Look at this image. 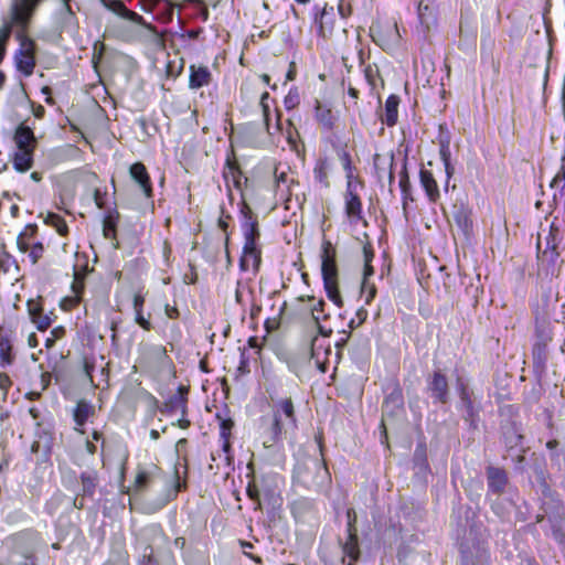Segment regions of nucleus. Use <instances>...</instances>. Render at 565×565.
I'll list each match as a JSON object with an SVG mask.
<instances>
[{
    "instance_id": "680f3d73",
    "label": "nucleus",
    "mask_w": 565,
    "mask_h": 565,
    "mask_svg": "<svg viewBox=\"0 0 565 565\" xmlns=\"http://www.w3.org/2000/svg\"><path fill=\"white\" fill-rule=\"evenodd\" d=\"M174 490L175 492H182L185 490V482L181 481L179 477L175 480Z\"/></svg>"
},
{
    "instance_id": "6e6d98bb",
    "label": "nucleus",
    "mask_w": 565,
    "mask_h": 565,
    "mask_svg": "<svg viewBox=\"0 0 565 565\" xmlns=\"http://www.w3.org/2000/svg\"><path fill=\"white\" fill-rule=\"evenodd\" d=\"M164 312H166V316L170 319L179 318V310L175 307H172L170 305H166Z\"/></svg>"
},
{
    "instance_id": "c756f323",
    "label": "nucleus",
    "mask_w": 565,
    "mask_h": 565,
    "mask_svg": "<svg viewBox=\"0 0 565 565\" xmlns=\"http://www.w3.org/2000/svg\"><path fill=\"white\" fill-rule=\"evenodd\" d=\"M330 170L331 163L327 158L318 159L313 168V178L316 182L320 183L324 188H328Z\"/></svg>"
},
{
    "instance_id": "b1692460",
    "label": "nucleus",
    "mask_w": 565,
    "mask_h": 565,
    "mask_svg": "<svg viewBox=\"0 0 565 565\" xmlns=\"http://www.w3.org/2000/svg\"><path fill=\"white\" fill-rule=\"evenodd\" d=\"M28 311L39 330H46L51 326L52 319L43 313L41 306L34 300L28 301Z\"/></svg>"
},
{
    "instance_id": "4c0bfd02",
    "label": "nucleus",
    "mask_w": 565,
    "mask_h": 565,
    "mask_svg": "<svg viewBox=\"0 0 565 565\" xmlns=\"http://www.w3.org/2000/svg\"><path fill=\"white\" fill-rule=\"evenodd\" d=\"M18 245L21 250H26L28 248H31L30 256H31L33 263H35L42 256L43 246L41 243H34L30 246V244L21 235L18 238Z\"/></svg>"
},
{
    "instance_id": "393cba45",
    "label": "nucleus",
    "mask_w": 565,
    "mask_h": 565,
    "mask_svg": "<svg viewBox=\"0 0 565 565\" xmlns=\"http://www.w3.org/2000/svg\"><path fill=\"white\" fill-rule=\"evenodd\" d=\"M274 177L276 193H279L281 198L289 195L291 185L295 183V180L289 177L287 171H280L279 167H276Z\"/></svg>"
},
{
    "instance_id": "f704fd0d",
    "label": "nucleus",
    "mask_w": 565,
    "mask_h": 565,
    "mask_svg": "<svg viewBox=\"0 0 565 565\" xmlns=\"http://www.w3.org/2000/svg\"><path fill=\"white\" fill-rule=\"evenodd\" d=\"M452 220L458 228L467 235L472 226V221L467 210L463 207H456L452 214Z\"/></svg>"
},
{
    "instance_id": "bf43d9fd",
    "label": "nucleus",
    "mask_w": 565,
    "mask_h": 565,
    "mask_svg": "<svg viewBox=\"0 0 565 565\" xmlns=\"http://www.w3.org/2000/svg\"><path fill=\"white\" fill-rule=\"evenodd\" d=\"M363 255H364V264L371 263L374 257L372 249L367 246L363 247Z\"/></svg>"
},
{
    "instance_id": "4d7b16f0",
    "label": "nucleus",
    "mask_w": 565,
    "mask_h": 565,
    "mask_svg": "<svg viewBox=\"0 0 565 565\" xmlns=\"http://www.w3.org/2000/svg\"><path fill=\"white\" fill-rule=\"evenodd\" d=\"M268 98H269V94L265 92L262 94L260 102H259L265 116H267V113L269 110Z\"/></svg>"
},
{
    "instance_id": "5701e85b",
    "label": "nucleus",
    "mask_w": 565,
    "mask_h": 565,
    "mask_svg": "<svg viewBox=\"0 0 565 565\" xmlns=\"http://www.w3.org/2000/svg\"><path fill=\"white\" fill-rule=\"evenodd\" d=\"M488 484L493 492H503L508 482L507 472L498 467L487 469Z\"/></svg>"
},
{
    "instance_id": "a18cd8bd",
    "label": "nucleus",
    "mask_w": 565,
    "mask_h": 565,
    "mask_svg": "<svg viewBox=\"0 0 565 565\" xmlns=\"http://www.w3.org/2000/svg\"><path fill=\"white\" fill-rule=\"evenodd\" d=\"M394 404L398 412L402 411V399L399 396L392 394L383 404V419L390 414V405Z\"/></svg>"
},
{
    "instance_id": "72a5a7b5",
    "label": "nucleus",
    "mask_w": 565,
    "mask_h": 565,
    "mask_svg": "<svg viewBox=\"0 0 565 565\" xmlns=\"http://www.w3.org/2000/svg\"><path fill=\"white\" fill-rule=\"evenodd\" d=\"M308 301H309L308 309L311 312V317H312L313 321L318 326L319 333L322 335H328L331 332V330L327 331V330H324V328L322 326L319 324V321L321 319V313L323 311L324 301L316 300L313 297L309 298Z\"/></svg>"
},
{
    "instance_id": "0e129e2a",
    "label": "nucleus",
    "mask_w": 565,
    "mask_h": 565,
    "mask_svg": "<svg viewBox=\"0 0 565 565\" xmlns=\"http://www.w3.org/2000/svg\"><path fill=\"white\" fill-rule=\"evenodd\" d=\"M147 558V562L149 564L152 563V548L150 546H147L143 552V559Z\"/></svg>"
},
{
    "instance_id": "69168bd1",
    "label": "nucleus",
    "mask_w": 565,
    "mask_h": 565,
    "mask_svg": "<svg viewBox=\"0 0 565 565\" xmlns=\"http://www.w3.org/2000/svg\"><path fill=\"white\" fill-rule=\"evenodd\" d=\"M96 449H97V447H96V445H95V443H94V441H90V440H87V441H86V450H87L89 454H92V455H93V454H95V452H96Z\"/></svg>"
},
{
    "instance_id": "864d4df0",
    "label": "nucleus",
    "mask_w": 565,
    "mask_h": 565,
    "mask_svg": "<svg viewBox=\"0 0 565 565\" xmlns=\"http://www.w3.org/2000/svg\"><path fill=\"white\" fill-rule=\"evenodd\" d=\"M241 546L244 548V554L248 556L252 561H254L256 564H262V558L258 556H255L246 551V547H253V544L249 542L242 541Z\"/></svg>"
},
{
    "instance_id": "9d476101",
    "label": "nucleus",
    "mask_w": 565,
    "mask_h": 565,
    "mask_svg": "<svg viewBox=\"0 0 565 565\" xmlns=\"http://www.w3.org/2000/svg\"><path fill=\"white\" fill-rule=\"evenodd\" d=\"M212 73L207 66L192 64L189 67V88L199 89L209 86L212 82Z\"/></svg>"
},
{
    "instance_id": "f3484780",
    "label": "nucleus",
    "mask_w": 565,
    "mask_h": 565,
    "mask_svg": "<svg viewBox=\"0 0 565 565\" xmlns=\"http://www.w3.org/2000/svg\"><path fill=\"white\" fill-rule=\"evenodd\" d=\"M149 497H128V504L130 507V510L140 511L142 513H154L156 511L160 510L162 507H164L168 501L164 497L159 498L158 502L154 504H149L146 502V499Z\"/></svg>"
},
{
    "instance_id": "c9c22d12",
    "label": "nucleus",
    "mask_w": 565,
    "mask_h": 565,
    "mask_svg": "<svg viewBox=\"0 0 565 565\" xmlns=\"http://www.w3.org/2000/svg\"><path fill=\"white\" fill-rule=\"evenodd\" d=\"M92 414H94L93 405L86 401H79L74 409L76 425L83 426Z\"/></svg>"
},
{
    "instance_id": "13d9d810",
    "label": "nucleus",
    "mask_w": 565,
    "mask_h": 565,
    "mask_svg": "<svg viewBox=\"0 0 565 565\" xmlns=\"http://www.w3.org/2000/svg\"><path fill=\"white\" fill-rule=\"evenodd\" d=\"M201 32H202V29L190 30L186 33L181 34V38L182 39L188 38L190 40H194V39H196L200 35Z\"/></svg>"
},
{
    "instance_id": "2eb2a0df",
    "label": "nucleus",
    "mask_w": 565,
    "mask_h": 565,
    "mask_svg": "<svg viewBox=\"0 0 565 565\" xmlns=\"http://www.w3.org/2000/svg\"><path fill=\"white\" fill-rule=\"evenodd\" d=\"M242 232L244 236V245H257L259 238L258 223L250 212L244 213V221L242 223Z\"/></svg>"
},
{
    "instance_id": "4be33fe9",
    "label": "nucleus",
    "mask_w": 565,
    "mask_h": 565,
    "mask_svg": "<svg viewBox=\"0 0 565 565\" xmlns=\"http://www.w3.org/2000/svg\"><path fill=\"white\" fill-rule=\"evenodd\" d=\"M414 470L415 476L419 479H426L429 473V465L427 461L426 446L419 444L414 452Z\"/></svg>"
},
{
    "instance_id": "603ef678",
    "label": "nucleus",
    "mask_w": 565,
    "mask_h": 565,
    "mask_svg": "<svg viewBox=\"0 0 565 565\" xmlns=\"http://www.w3.org/2000/svg\"><path fill=\"white\" fill-rule=\"evenodd\" d=\"M439 153H440V159H441L443 163L450 162V148H449L448 141L441 142Z\"/></svg>"
},
{
    "instance_id": "473e14b6",
    "label": "nucleus",
    "mask_w": 565,
    "mask_h": 565,
    "mask_svg": "<svg viewBox=\"0 0 565 565\" xmlns=\"http://www.w3.org/2000/svg\"><path fill=\"white\" fill-rule=\"evenodd\" d=\"M310 468L307 465H298L295 469L294 473V480L297 483H300L303 486L306 490L309 491H319L315 487V482L310 480Z\"/></svg>"
},
{
    "instance_id": "5fc2aeb1",
    "label": "nucleus",
    "mask_w": 565,
    "mask_h": 565,
    "mask_svg": "<svg viewBox=\"0 0 565 565\" xmlns=\"http://www.w3.org/2000/svg\"><path fill=\"white\" fill-rule=\"evenodd\" d=\"M373 274H374V269H373L371 263L364 264L363 288L366 286L369 277L373 276Z\"/></svg>"
},
{
    "instance_id": "dca6fc26",
    "label": "nucleus",
    "mask_w": 565,
    "mask_h": 565,
    "mask_svg": "<svg viewBox=\"0 0 565 565\" xmlns=\"http://www.w3.org/2000/svg\"><path fill=\"white\" fill-rule=\"evenodd\" d=\"M129 172L131 178L139 184L145 195L147 198L151 196L152 188L146 167L142 163L137 162L130 167Z\"/></svg>"
},
{
    "instance_id": "2f4dec72",
    "label": "nucleus",
    "mask_w": 565,
    "mask_h": 565,
    "mask_svg": "<svg viewBox=\"0 0 565 565\" xmlns=\"http://www.w3.org/2000/svg\"><path fill=\"white\" fill-rule=\"evenodd\" d=\"M316 119L326 129H331L335 121V116L331 108L321 103H317L316 106Z\"/></svg>"
},
{
    "instance_id": "58836bf2",
    "label": "nucleus",
    "mask_w": 565,
    "mask_h": 565,
    "mask_svg": "<svg viewBox=\"0 0 565 565\" xmlns=\"http://www.w3.org/2000/svg\"><path fill=\"white\" fill-rule=\"evenodd\" d=\"M84 494H92L96 490L97 475L95 471H85L81 476Z\"/></svg>"
},
{
    "instance_id": "3c124183",
    "label": "nucleus",
    "mask_w": 565,
    "mask_h": 565,
    "mask_svg": "<svg viewBox=\"0 0 565 565\" xmlns=\"http://www.w3.org/2000/svg\"><path fill=\"white\" fill-rule=\"evenodd\" d=\"M170 403H171V407H173L175 409H180L182 414L185 413L186 405H185V399L182 395L173 397Z\"/></svg>"
},
{
    "instance_id": "39448f33",
    "label": "nucleus",
    "mask_w": 565,
    "mask_h": 565,
    "mask_svg": "<svg viewBox=\"0 0 565 565\" xmlns=\"http://www.w3.org/2000/svg\"><path fill=\"white\" fill-rule=\"evenodd\" d=\"M30 415L35 420V424L38 426L35 431L36 439L33 441L31 446V450L33 452H40L43 451L44 454H47L51 451L52 445H53V433L51 430V427L44 426L42 423L39 422L40 418V411L36 407H31L29 409Z\"/></svg>"
},
{
    "instance_id": "f03ea898",
    "label": "nucleus",
    "mask_w": 565,
    "mask_h": 565,
    "mask_svg": "<svg viewBox=\"0 0 565 565\" xmlns=\"http://www.w3.org/2000/svg\"><path fill=\"white\" fill-rule=\"evenodd\" d=\"M536 247L539 260L537 276L542 280H552L559 275L563 263L557 252V228L553 225L551 226L548 234L545 236L544 247L540 235Z\"/></svg>"
},
{
    "instance_id": "c03bdc74",
    "label": "nucleus",
    "mask_w": 565,
    "mask_h": 565,
    "mask_svg": "<svg viewBox=\"0 0 565 565\" xmlns=\"http://www.w3.org/2000/svg\"><path fill=\"white\" fill-rule=\"evenodd\" d=\"M340 161L342 163L343 170L345 171V177H347L348 182H352L353 167H352L350 154L345 151H342V153L340 154Z\"/></svg>"
},
{
    "instance_id": "6e6552de",
    "label": "nucleus",
    "mask_w": 565,
    "mask_h": 565,
    "mask_svg": "<svg viewBox=\"0 0 565 565\" xmlns=\"http://www.w3.org/2000/svg\"><path fill=\"white\" fill-rule=\"evenodd\" d=\"M42 0H17L12 6V20L20 26H25Z\"/></svg>"
},
{
    "instance_id": "bb28decb",
    "label": "nucleus",
    "mask_w": 565,
    "mask_h": 565,
    "mask_svg": "<svg viewBox=\"0 0 565 565\" xmlns=\"http://www.w3.org/2000/svg\"><path fill=\"white\" fill-rule=\"evenodd\" d=\"M420 183L430 202H436L439 198V190L433 173L428 170H420Z\"/></svg>"
},
{
    "instance_id": "ea45409f",
    "label": "nucleus",
    "mask_w": 565,
    "mask_h": 565,
    "mask_svg": "<svg viewBox=\"0 0 565 565\" xmlns=\"http://www.w3.org/2000/svg\"><path fill=\"white\" fill-rule=\"evenodd\" d=\"M324 289L328 298L333 301L338 307L342 306V298L340 296L338 289V279L337 280H324L323 281Z\"/></svg>"
},
{
    "instance_id": "a211bd4d",
    "label": "nucleus",
    "mask_w": 565,
    "mask_h": 565,
    "mask_svg": "<svg viewBox=\"0 0 565 565\" xmlns=\"http://www.w3.org/2000/svg\"><path fill=\"white\" fill-rule=\"evenodd\" d=\"M316 355L315 349H311V356H308L307 353H300L291 355L287 359V366L290 372H292L296 376L301 377L305 371L310 366L311 358Z\"/></svg>"
},
{
    "instance_id": "ddd939ff",
    "label": "nucleus",
    "mask_w": 565,
    "mask_h": 565,
    "mask_svg": "<svg viewBox=\"0 0 565 565\" xmlns=\"http://www.w3.org/2000/svg\"><path fill=\"white\" fill-rule=\"evenodd\" d=\"M322 264H321V274L322 279L324 280H337L338 279V268L335 264L334 253L331 250V244L326 243L323 245L322 252Z\"/></svg>"
},
{
    "instance_id": "49530a36",
    "label": "nucleus",
    "mask_w": 565,
    "mask_h": 565,
    "mask_svg": "<svg viewBox=\"0 0 565 565\" xmlns=\"http://www.w3.org/2000/svg\"><path fill=\"white\" fill-rule=\"evenodd\" d=\"M375 294H376V289H375L374 285H369V282H366L364 290H363V285L361 286V295L364 296L366 305H369L373 300V298L375 297Z\"/></svg>"
},
{
    "instance_id": "412c9836",
    "label": "nucleus",
    "mask_w": 565,
    "mask_h": 565,
    "mask_svg": "<svg viewBox=\"0 0 565 565\" xmlns=\"http://www.w3.org/2000/svg\"><path fill=\"white\" fill-rule=\"evenodd\" d=\"M177 6L169 0H156L152 3L151 11L156 20L162 23H169L173 19L174 8Z\"/></svg>"
},
{
    "instance_id": "7ed1b4c3",
    "label": "nucleus",
    "mask_w": 565,
    "mask_h": 565,
    "mask_svg": "<svg viewBox=\"0 0 565 565\" xmlns=\"http://www.w3.org/2000/svg\"><path fill=\"white\" fill-rule=\"evenodd\" d=\"M114 10L117 11L124 18H127L141 25V29L138 34L140 40L149 43L156 49L164 47V40L162 34L153 25L147 23L141 15L134 11L128 10L121 2H116Z\"/></svg>"
},
{
    "instance_id": "aec40b11",
    "label": "nucleus",
    "mask_w": 565,
    "mask_h": 565,
    "mask_svg": "<svg viewBox=\"0 0 565 565\" xmlns=\"http://www.w3.org/2000/svg\"><path fill=\"white\" fill-rule=\"evenodd\" d=\"M14 142L17 149L34 150L36 139L31 128L21 125L15 130Z\"/></svg>"
},
{
    "instance_id": "79ce46f5",
    "label": "nucleus",
    "mask_w": 565,
    "mask_h": 565,
    "mask_svg": "<svg viewBox=\"0 0 565 565\" xmlns=\"http://www.w3.org/2000/svg\"><path fill=\"white\" fill-rule=\"evenodd\" d=\"M46 223L55 227L61 235H65L67 233V225L60 215L50 213L46 217Z\"/></svg>"
},
{
    "instance_id": "4468645a",
    "label": "nucleus",
    "mask_w": 565,
    "mask_h": 565,
    "mask_svg": "<svg viewBox=\"0 0 565 565\" xmlns=\"http://www.w3.org/2000/svg\"><path fill=\"white\" fill-rule=\"evenodd\" d=\"M260 249L257 245H244L243 254L239 259V267L243 271L253 269L256 273L260 265Z\"/></svg>"
},
{
    "instance_id": "0eeeda50",
    "label": "nucleus",
    "mask_w": 565,
    "mask_h": 565,
    "mask_svg": "<svg viewBox=\"0 0 565 565\" xmlns=\"http://www.w3.org/2000/svg\"><path fill=\"white\" fill-rule=\"evenodd\" d=\"M347 516H348V540L342 545V552L344 554L343 563L345 562V558L348 557L349 562L347 565H353V563L359 558V555H360L356 530L353 526V522L355 521L354 510L349 509L347 512Z\"/></svg>"
},
{
    "instance_id": "20e7f679",
    "label": "nucleus",
    "mask_w": 565,
    "mask_h": 565,
    "mask_svg": "<svg viewBox=\"0 0 565 565\" xmlns=\"http://www.w3.org/2000/svg\"><path fill=\"white\" fill-rule=\"evenodd\" d=\"M457 391L459 394L458 408L461 412L463 419L469 423L472 428H476L479 420L480 407L476 403L473 392L465 384L461 379H458Z\"/></svg>"
},
{
    "instance_id": "7c9ffc66",
    "label": "nucleus",
    "mask_w": 565,
    "mask_h": 565,
    "mask_svg": "<svg viewBox=\"0 0 565 565\" xmlns=\"http://www.w3.org/2000/svg\"><path fill=\"white\" fill-rule=\"evenodd\" d=\"M143 303H145V297L142 295H135L132 307L135 312V321L138 326H140L143 330L149 331L152 329V324L149 319L145 318L143 316Z\"/></svg>"
},
{
    "instance_id": "cd10ccee",
    "label": "nucleus",
    "mask_w": 565,
    "mask_h": 565,
    "mask_svg": "<svg viewBox=\"0 0 565 565\" xmlns=\"http://www.w3.org/2000/svg\"><path fill=\"white\" fill-rule=\"evenodd\" d=\"M217 419L220 422V437L222 440V449L226 455V459H230V450H231V444H230V436L232 428L234 426V423L231 418L222 417L221 415H217Z\"/></svg>"
},
{
    "instance_id": "09e8293b",
    "label": "nucleus",
    "mask_w": 565,
    "mask_h": 565,
    "mask_svg": "<svg viewBox=\"0 0 565 565\" xmlns=\"http://www.w3.org/2000/svg\"><path fill=\"white\" fill-rule=\"evenodd\" d=\"M103 565H127L126 555L122 552H118L115 556H111Z\"/></svg>"
},
{
    "instance_id": "6ab92c4d",
    "label": "nucleus",
    "mask_w": 565,
    "mask_h": 565,
    "mask_svg": "<svg viewBox=\"0 0 565 565\" xmlns=\"http://www.w3.org/2000/svg\"><path fill=\"white\" fill-rule=\"evenodd\" d=\"M373 40L383 49H390L392 45L397 43L399 33L396 24L387 25L385 35L382 32H377L374 28H371Z\"/></svg>"
},
{
    "instance_id": "de8ad7c7",
    "label": "nucleus",
    "mask_w": 565,
    "mask_h": 565,
    "mask_svg": "<svg viewBox=\"0 0 565 565\" xmlns=\"http://www.w3.org/2000/svg\"><path fill=\"white\" fill-rule=\"evenodd\" d=\"M565 186V168L563 167L556 175L551 181V188H561Z\"/></svg>"
},
{
    "instance_id": "f257e3e1",
    "label": "nucleus",
    "mask_w": 565,
    "mask_h": 565,
    "mask_svg": "<svg viewBox=\"0 0 565 565\" xmlns=\"http://www.w3.org/2000/svg\"><path fill=\"white\" fill-rule=\"evenodd\" d=\"M271 417L263 418L262 439L265 448L276 446L289 430L297 427L294 402L290 397L271 398Z\"/></svg>"
},
{
    "instance_id": "1a4fd4ad",
    "label": "nucleus",
    "mask_w": 565,
    "mask_h": 565,
    "mask_svg": "<svg viewBox=\"0 0 565 565\" xmlns=\"http://www.w3.org/2000/svg\"><path fill=\"white\" fill-rule=\"evenodd\" d=\"M434 2L435 0H419L417 6V17L424 33L429 32L437 23Z\"/></svg>"
},
{
    "instance_id": "774afa93",
    "label": "nucleus",
    "mask_w": 565,
    "mask_h": 565,
    "mask_svg": "<svg viewBox=\"0 0 565 565\" xmlns=\"http://www.w3.org/2000/svg\"><path fill=\"white\" fill-rule=\"evenodd\" d=\"M152 350L158 356H163L166 354V349L162 345H156Z\"/></svg>"
},
{
    "instance_id": "c85d7f7f",
    "label": "nucleus",
    "mask_w": 565,
    "mask_h": 565,
    "mask_svg": "<svg viewBox=\"0 0 565 565\" xmlns=\"http://www.w3.org/2000/svg\"><path fill=\"white\" fill-rule=\"evenodd\" d=\"M34 150L17 149L13 156V167L19 172H26L32 168Z\"/></svg>"
},
{
    "instance_id": "8fccbe9b",
    "label": "nucleus",
    "mask_w": 565,
    "mask_h": 565,
    "mask_svg": "<svg viewBox=\"0 0 565 565\" xmlns=\"http://www.w3.org/2000/svg\"><path fill=\"white\" fill-rule=\"evenodd\" d=\"M149 478H150V476L145 471H140L137 473L135 482H136L138 490L145 489L146 484L149 482Z\"/></svg>"
},
{
    "instance_id": "052dcab7",
    "label": "nucleus",
    "mask_w": 565,
    "mask_h": 565,
    "mask_svg": "<svg viewBox=\"0 0 565 565\" xmlns=\"http://www.w3.org/2000/svg\"><path fill=\"white\" fill-rule=\"evenodd\" d=\"M356 317L359 319V323H362L367 318V310L364 309L363 307L358 309Z\"/></svg>"
},
{
    "instance_id": "a878e982",
    "label": "nucleus",
    "mask_w": 565,
    "mask_h": 565,
    "mask_svg": "<svg viewBox=\"0 0 565 565\" xmlns=\"http://www.w3.org/2000/svg\"><path fill=\"white\" fill-rule=\"evenodd\" d=\"M398 103L399 99L395 95L388 96L385 102V107L383 114L381 115V120L387 126H394L397 121Z\"/></svg>"
},
{
    "instance_id": "f8f14e48",
    "label": "nucleus",
    "mask_w": 565,
    "mask_h": 565,
    "mask_svg": "<svg viewBox=\"0 0 565 565\" xmlns=\"http://www.w3.org/2000/svg\"><path fill=\"white\" fill-rule=\"evenodd\" d=\"M428 390L431 397L439 403H447L449 397L448 382L444 374L435 372L428 382Z\"/></svg>"
},
{
    "instance_id": "e433bc0d",
    "label": "nucleus",
    "mask_w": 565,
    "mask_h": 565,
    "mask_svg": "<svg viewBox=\"0 0 565 565\" xmlns=\"http://www.w3.org/2000/svg\"><path fill=\"white\" fill-rule=\"evenodd\" d=\"M13 362L11 341L0 333V366L6 369Z\"/></svg>"
},
{
    "instance_id": "9b49d317",
    "label": "nucleus",
    "mask_w": 565,
    "mask_h": 565,
    "mask_svg": "<svg viewBox=\"0 0 565 565\" xmlns=\"http://www.w3.org/2000/svg\"><path fill=\"white\" fill-rule=\"evenodd\" d=\"M345 213L351 222L362 220V203L356 193L353 191V182H348L345 192Z\"/></svg>"
},
{
    "instance_id": "37998d69",
    "label": "nucleus",
    "mask_w": 565,
    "mask_h": 565,
    "mask_svg": "<svg viewBox=\"0 0 565 565\" xmlns=\"http://www.w3.org/2000/svg\"><path fill=\"white\" fill-rule=\"evenodd\" d=\"M300 103V95L297 87H291L284 99L286 109L291 110Z\"/></svg>"
},
{
    "instance_id": "338daca9",
    "label": "nucleus",
    "mask_w": 565,
    "mask_h": 565,
    "mask_svg": "<svg viewBox=\"0 0 565 565\" xmlns=\"http://www.w3.org/2000/svg\"><path fill=\"white\" fill-rule=\"evenodd\" d=\"M399 185H401V188H402V191H403L404 193H406V189H407V185H408V178H407V175H403V177L401 178V180H399Z\"/></svg>"
},
{
    "instance_id": "e2e57ef3",
    "label": "nucleus",
    "mask_w": 565,
    "mask_h": 565,
    "mask_svg": "<svg viewBox=\"0 0 565 565\" xmlns=\"http://www.w3.org/2000/svg\"><path fill=\"white\" fill-rule=\"evenodd\" d=\"M444 167H445V172L447 174V181H448L451 178V175L454 174V167L451 166L450 162H445Z\"/></svg>"
},
{
    "instance_id": "423d86ee",
    "label": "nucleus",
    "mask_w": 565,
    "mask_h": 565,
    "mask_svg": "<svg viewBox=\"0 0 565 565\" xmlns=\"http://www.w3.org/2000/svg\"><path fill=\"white\" fill-rule=\"evenodd\" d=\"M35 44L30 39H23L20 44L19 51L15 53L14 60L18 71L25 76L33 73L35 66Z\"/></svg>"
},
{
    "instance_id": "a19ab883",
    "label": "nucleus",
    "mask_w": 565,
    "mask_h": 565,
    "mask_svg": "<svg viewBox=\"0 0 565 565\" xmlns=\"http://www.w3.org/2000/svg\"><path fill=\"white\" fill-rule=\"evenodd\" d=\"M11 30L10 28H0V63L2 62L4 54H6V44L10 36ZM6 76L0 71V88L2 87L4 83Z\"/></svg>"
}]
</instances>
